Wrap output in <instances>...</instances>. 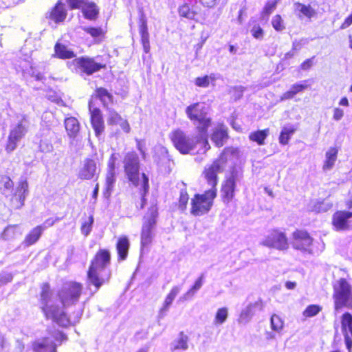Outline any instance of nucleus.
I'll list each match as a JSON object with an SVG mask.
<instances>
[{"label":"nucleus","instance_id":"29","mask_svg":"<svg viewBox=\"0 0 352 352\" xmlns=\"http://www.w3.org/2000/svg\"><path fill=\"white\" fill-rule=\"evenodd\" d=\"M129 245V241L126 236H122L118 239L116 249L121 260L126 258Z\"/></svg>","mask_w":352,"mask_h":352},{"label":"nucleus","instance_id":"8","mask_svg":"<svg viewBox=\"0 0 352 352\" xmlns=\"http://www.w3.org/2000/svg\"><path fill=\"white\" fill-rule=\"evenodd\" d=\"M157 214V207L152 206L144 217L141 231V245L142 248H145L152 243L155 236Z\"/></svg>","mask_w":352,"mask_h":352},{"label":"nucleus","instance_id":"60","mask_svg":"<svg viewBox=\"0 0 352 352\" xmlns=\"http://www.w3.org/2000/svg\"><path fill=\"white\" fill-rule=\"evenodd\" d=\"M118 124L120 126V127L122 129V130L128 133H129L130 130H131V128H130V125L129 124V122H127V120H124V119H122L119 123Z\"/></svg>","mask_w":352,"mask_h":352},{"label":"nucleus","instance_id":"56","mask_svg":"<svg viewBox=\"0 0 352 352\" xmlns=\"http://www.w3.org/2000/svg\"><path fill=\"white\" fill-rule=\"evenodd\" d=\"M307 87V85L306 84L296 83L292 86L291 90L294 93V94L296 95V94L305 89Z\"/></svg>","mask_w":352,"mask_h":352},{"label":"nucleus","instance_id":"30","mask_svg":"<svg viewBox=\"0 0 352 352\" xmlns=\"http://www.w3.org/2000/svg\"><path fill=\"white\" fill-rule=\"evenodd\" d=\"M43 231L42 226H38L33 228L24 239L23 243L25 246H30L35 243L39 239Z\"/></svg>","mask_w":352,"mask_h":352},{"label":"nucleus","instance_id":"43","mask_svg":"<svg viewBox=\"0 0 352 352\" xmlns=\"http://www.w3.org/2000/svg\"><path fill=\"white\" fill-rule=\"evenodd\" d=\"M329 208V206L324 205L323 202L312 201L309 205L308 209L310 211L315 212H326Z\"/></svg>","mask_w":352,"mask_h":352},{"label":"nucleus","instance_id":"61","mask_svg":"<svg viewBox=\"0 0 352 352\" xmlns=\"http://www.w3.org/2000/svg\"><path fill=\"white\" fill-rule=\"evenodd\" d=\"M306 43V41L302 39L300 41H295L292 44V50H299L301 49L302 46Z\"/></svg>","mask_w":352,"mask_h":352},{"label":"nucleus","instance_id":"58","mask_svg":"<svg viewBox=\"0 0 352 352\" xmlns=\"http://www.w3.org/2000/svg\"><path fill=\"white\" fill-rule=\"evenodd\" d=\"M314 56L311 58H309V59H307L306 60H305L301 65H300V68L302 70H308L309 69H310L312 65H314Z\"/></svg>","mask_w":352,"mask_h":352},{"label":"nucleus","instance_id":"31","mask_svg":"<svg viewBox=\"0 0 352 352\" xmlns=\"http://www.w3.org/2000/svg\"><path fill=\"white\" fill-rule=\"evenodd\" d=\"M96 98L102 102L104 107L107 109L108 104L113 102V96L104 88H97L95 91Z\"/></svg>","mask_w":352,"mask_h":352},{"label":"nucleus","instance_id":"15","mask_svg":"<svg viewBox=\"0 0 352 352\" xmlns=\"http://www.w3.org/2000/svg\"><path fill=\"white\" fill-rule=\"evenodd\" d=\"M28 192V183L26 180L20 181L16 191L11 199L12 207L19 209L24 205V201Z\"/></svg>","mask_w":352,"mask_h":352},{"label":"nucleus","instance_id":"22","mask_svg":"<svg viewBox=\"0 0 352 352\" xmlns=\"http://www.w3.org/2000/svg\"><path fill=\"white\" fill-rule=\"evenodd\" d=\"M140 33L141 35V42L145 53L150 51L149 34L147 28L146 19L142 15L140 19Z\"/></svg>","mask_w":352,"mask_h":352},{"label":"nucleus","instance_id":"45","mask_svg":"<svg viewBox=\"0 0 352 352\" xmlns=\"http://www.w3.org/2000/svg\"><path fill=\"white\" fill-rule=\"evenodd\" d=\"M322 308L319 305H309L303 311V316L305 317H313L317 315Z\"/></svg>","mask_w":352,"mask_h":352},{"label":"nucleus","instance_id":"50","mask_svg":"<svg viewBox=\"0 0 352 352\" xmlns=\"http://www.w3.org/2000/svg\"><path fill=\"white\" fill-rule=\"evenodd\" d=\"M188 195L186 190H182L180 192V197L179 200V208L182 210H184L186 208V205L188 201Z\"/></svg>","mask_w":352,"mask_h":352},{"label":"nucleus","instance_id":"32","mask_svg":"<svg viewBox=\"0 0 352 352\" xmlns=\"http://www.w3.org/2000/svg\"><path fill=\"white\" fill-rule=\"evenodd\" d=\"M338 150L334 148H330L325 154L326 160L323 165L324 170H329L333 168L337 159Z\"/></svg>","mask_w":352,"mask_h":352},{"label":"nucleus","instance_id":"20","mask_svg":"<svg viewBox=\"0 0 352 352\" xmlns=\"http://www.w3.org/2000/svg\"><path fill=\"white\" fill-rule=\"evenodd\" d=\"M115 157L114 155H112L108 163V172L106 176V192L105 194L110 195L113 189V185L116 182V174H115Z\"/></svg>","mask_w":352,"mask_h":352},{"label":"nucleus","instance_id":"11","mask_svg":"<svg viewBox=\"0 0 352 352\" xmlns=\"http://www.w3.org/2000/svg\"><path fill=\"white\" fill-rule=\"evenodd\" d=\"M263 246L278 250H287L289 247L285 234L278 230H272L261 242Z\"/></svg>","mask_w":352,"mask_h":352},{"label":"nucleus","instance_id":"33","mask_svg":"<svg viewBox=\"0 0 352 352\" xmlns=\"http://www.w3.org/2000/svg\"><path fill=\"white\" fill-rule=\"evenodd\" d=\"M203 278L204 275L202 274L195 283L194 285L187 292H186L183 296H182L179 301V302H184L190 298H191L197 291H198L203 285Z\"/></svg>","mask_w":352,"mask_h":352},{"label":"nucleus","instance_id":"46","mask_svg":"<svg viewBox=\"0 0 352 352\" xmlns=\"http://www.w3.org/2000/svg\"><path fill=\"white\" fill-rule=\"evenodd\" d=\"M94 223V217L89 216L88 219L85 221L81 226V232L85 236L89 235L91 231L92 225Z\"/></svg>","mask_w":352,"mask_h":352},{"label":"nucleus","instance_id":"39","mask_svg":"<svg viewBox=\"0 0 352 352\" xmlns=\"http://www.w3.org/2000/svg\"><path fill=\"white\" fill-rule=\"evenodd\" d=\"M107 123L109 125H116L123 119L121 116L114 109L107 107Z\"/></svg>","mask_w":352,"mask_h":352},{"label":"nucleus","instance_id":"26","mask_svg":"<svg viewBox=\"0 0 352 352\" xmlns=\"http://www.w3.org/2000/svg\"><path fill=\"white\" fill-rule=\"evenodd\" d=\"M188 336L184 334V332H180L178 338L172 342L171 350L173 351L176 350L186 351L188 349Z\"/></svg>","mask_w":352,"mask_h":352},{"label":"nucleus","instance_id":"53","mask_svg":"<svg viewBox=\"0 0 352 352\" xmlns=\"http://www.w3.org/2000/svg\"><path fill=\"white\" fill-rule=\"evenodd\" d=\"M276 1L267 2L263 9V14L269 16L276 9Z\"/></svg>","mask_w":352,"mask_h":352},{"label":"nucleus","instance_id":"55","mask_svg":"<svg viewBox=\"0 0 352 352\" xmlns=\"http://www.w3.org/2000/svg\"><path fill=\"white\" fill-rule=\"evenodd\" d=\"M251 33L255 38L261 39L263 37V30L259 25H254Z\"/></svg>","mask_w":352,"mask_h":352},{"label":"nucleus","instance_id":"17","mask_svg":"<svg viewBox=\"0 0 352 352\" xmlns=\"http://www.w3.org/2000/svg\"><path fill=\"white\" fill-rule=\"evenodd\" d=\"M293 236V247L295 249L306 250L312 243V239L305 231L296 230Z\"/></svg>","mask_w":352,"mask_h":352},{"label":"nucleus","instance_id":"44","mask_svg":"<svg viewBox=\"0 0 352 352\" xmlns=\"http://www.w3.org/2000/svg\"><path fill=\"white\" fill-rule=\"evenodd\" d=\"M228 318V309L226 307H222L217 310L215 316L214 322L216 324H223Z\"/></svg>","mask_w":352,"mask_h":352},{"label":"nucleus","instance_id":"3","mask_svg":"<svg viewBox=\"0 0 352 352\" xmlns=\"http://www.w3.org/2000/svg\"><path fill=\"white\" fill-rule=\"evenodd\" d=\"M111 255L109 252L106 250H100L97 252L91 261L87 272V280L97 289L105 282L106 278L102 273L109 265Z\"/></svg>","mask_w":352,"mask_h":352},{"label":"nucleus","instance_id":"38","mask_svg":"<svg viewBox=\"0 0 352 352\" xmlns=\"http://www.w3.org/2000/svg\"><path fill=\"white\" fill-rule=\"evenodd\" d=\"M179 14L181 16L185 17L188 19H194L197 12L191 8L189 5L184 3L182 6H179L178 8Z\"/></svg>","mask_w":352,"mask_h":352},{"label":"nucleus","instance_id":"13","mask_svg":"<svg viewBox=\"0 0 352 352\" xmlns=\"http://www.w3.org/2000/svg\"><path fill=\"white\" fill-rule=\"evenodd\" d=\"M76 65L83 73L91 75L105 67L104 65L96 63L94 58L89 57H80L74 60Z\"/></svg>","mask_w":352,"mask_h":352},{"label":"nucleus","instance_id":"37","mask_svg":"<svg viewBox=\"0 0 352 352\" xmlns=\"http://www.w3.org/2000/svg\"><path fill=\"white\" fill-rule=\"evenodd\" d=\"M81 8L85 16L89 19H94L98 13L96 6L94 3H84Z\"/></svg>","mask_w":352,"mask_h":352},{"label":"nucleus","instance_id":"16","mask_svg":"<svg viewBox=\"0 0 352 352\" xmlns=\"http://www.w3.org/2000/svg\"><path fill=\"white\" fill-rule=\"evenodd\" d=\"M237 175L232 173L222 186L221 196L224 203H229L234 197Z\"/></svg>","mask_w":352,"mask_h":352},{"label":"nucleus","instance_id":"5","mask_svg":"<svg viewBox=\"0 0 352 352\" xmlns=\"http://www.w3.org/2000/svg\"><path fill=\"white\" fill-rule=\"evenodd\" d=\"M124 172L129 180L135 186H141L144 190L148 188V179L144 173L140 178V161L138 155L134 152L127 153L123 160Z\"/></svg>","mask_w":352,"mask_h":352},{"label":"nucleus","instance_id":"51","mask_svg":"<svg viewBox=\"0 0 352 352\" xmlns=\"http://www.w3.org/2000/svg\"><path fill=\"white\" fill-rule=\"evenodd\" d=\"M16 226H9L7 228H5L3 230V232L2 233V237L8 240L14 236V232L16 230Z\"/></svg>","mask_w":352,"mask_h":352},{"label":"nucleus","instance_id":"49","mask_svg":"<svg viewBox=\"0 0 352 352\" xmlns=\"http://www.w3.org/2000/svg\"><path fill=\"white\" fill-rule=\"evenodd\" d=\"M272 24L273 28L276 31H282L285 29V25L283 24V21L281 16L279 14L275 15L272 21Z\"/></svg>","mask_w":352,"mask_h":352},{"label":"nucleus","instance_id":"64","mask_svg":"<svg viewBox=\"0 0 352 352\" xmlns=\"http://www.w3.org/2000/svg\"><path fill=\"white\" fill-rule=\"evenodd\" d=\"M345 338V342L346 345V348L349 351V352H351V348H352V340L349 338L347 333L344 336Z\"/></svg>","mask_w":352,"mask_h":352},{"label":"nucleus","instance_id":"34","mask_svg":"<svg viewBox=\"0 0 352 352\" xmlns=\"http://www.w3.org/2000/svg\"><path fill=\"white\" fill-rule=\"evenodd\" d=\"M269 135V129L258 130L252 132L249 135V139L252 142H256L258 145L265 144V140Z\"/></svg>","mask_w":352,"mask_h":352},{"label":"nucleus","instance_id":"4","mask_svg":"<svg viewBox=\"0 0 352 352\" xmlns=\"http://www.w3.org/2000/svg\"><path fill=\"white\" fill-rule=\"evenodd\" d=\"M187 117L193 122L201 138L207 135L208 129L211 126V118L208 116V107L204 102H196L188 106L185 110Z\"/></svg>","mask_w":352,"mask_h":352},{"label":"nucleus","instance_id":"52","mask_svg":"<svg viewBox=\"0 0 352 352\" xmlns=\"http://www.w3.org/2000/svg\"><path fill=\"white\" fill-rule=\"evenodd\" d=\"M210 76H205L204 77H198L195 79V85L198 87H207L210 84Z\"/></svg>","mask_w":352,"mask_h":352},{"label":"nucleus","instance_id":"1","mask_svg":"<svg viewBox=\"0 0 352 352\" xmlns=\"http://www.w3.org/2000/svg\"><path fill=\"white\" fill-rule=\"evenodd\" d=\"M237 153L238 150L236 148H226L219 157L208 168H206L204 171L205 177L210 188L206 190L204 194H196L192 199L190 210L192 214L201 216L209 212L213 204V200L217 196V174L223 171L229 157Z\"/></svg>","mask_w":352,"mask_h":352},{"label":"nucleus","instance_id":"7","mask_svg":"<svg viewBox=\"0 0 352 352\" xmlns=\"http://www.w3.org/2000/svg\"><path fill=\"white\" fill-rule=\"evenodd\" d=\"M29 127L30 121L25 115H22L18 122L11 126L6 146L7 153H12L16 148L19 142L27 134Z\"/></svg>","mask_w":352,"mask_h":352},{"label":"nucleus","instance_id":"36","mask_svg":"<svg viewBox=\"0 0 352 352\" xmlns=\"http://www.w3.org/2000/svg\"><path fill=\"white\" fill-rule=\"evenodd\" d=\"M296 128L293 126H283L279 136V142L283 145L287 144L291 135L294 134Z\"/></svg>","mask_w":352,"mask_h":352},{"label":"nucleus","instance_id":"57","mask_svg":"<svg viewBox=\"0 0 352 352\" xmlns=\"http://www.w3.org/2000/svg\"><path fill=\"white\" fill-rule=\"evenodd\" d=\"M85 0H67L72 9L80 8Z\"/></svg>","mask_w":352,"mask_h":352},{"label":"nucleus","instance_id":"6","mask_svg":"<svg viewBox=\"0 0 352 352\" xmlns=\"http://www.w3.org/2000/svg\"><path fill=\"white\" fill-rule=\"evenodd\" d=\"M50 285L47 283L43 284L41 298L43 304L42 309L47 318L52 319L58 325L67 327L69 324V320L66 314L61 311L57 306H54L51 303Z\"/></svg>","mask_w":352,"mask_h":352},{"label":"nucleus","instance_id":"28","mask_svg":"<svg viewBox=\"0 0 352 352\" xmlns=\"http://www.w3.org/2000/svg\"><path fill=\"white\" fill-rule=\"evenodd\" d=\"M55 56L61 59H69L75 57L74 52L67 46L57 43L54 46Z\"/></svg>","mask_w":352,"mask_h":352},{"label":"nucleus","instance_id":"2","mask_svg":"<svg viewBox=\"0 0 352 352\" xmlns=\"http://www.w3.org/2000/svg\"><path fill=\"white\" fill-rule=\"evenodd\" d=\"M170 139L175 147L182 154L190 153L197 144H203L204 153L210 148L207 140V135H203L201 138L199 133L197 136L190 137L183 131L177 129L171 133Z\"/></svg>","mask_w":352,"mask_h":352},{"label":"nucleus","instance_id":"40","mask_svg":"<svg viewBox=\"0 0 352 352\" xmlns=\"http://www.w3.org/2000/svg\"><path fill=\"white\" fill-rule=\"evenodd\" d=\"M47 65L45 64H42L41 65H38V67H31L30 68V75L33 78H35L37 81H43L45 80V76L44 75V72L40 71L41 69H43V71L45 70Z\"/></svg>","mask_w":352,"mask_h":352},{"label":"nucleus","instance_id":"47","mask_svg":"<svg viewBox=\"0 0 352 352\" xmlns=\"http://www.w3.org/2000/svg\"><path fill=\"white\" fill-rule=\"evenodd\" d=\"M342 327L343 330L348 327L352 335V316L350 314L346 313L342 316Z\"/></svg>","mask_w":352,"mask_h":352},{"label":"nucleus","instance_id":"24","mask_svg":"<svg viewBox=\"0 0 352 352\" xmlns=\"http://www.w3.org/2000/svg\"><path fill=\"white\" fill-rule=\"evenodd\" d=\"M182 287L180 286H174L171 289L170 293L167 295V296L165 298L162 307L160 310L159 314L160 317H164L166 311L168 310L169 307L171 305L175 298L179 293Z\"/></svg>","mask_w":352,"mask_h":352},{"label":"nucleus","instance_id":"9","mask_svg":"<svg viewBox=\"0 0 352 352\" xmlns=\"http://www.w3.org/2000/svg\"><path fill=\"white\" fill-rule=\"evenodd\" d=\"M82 285L76 282H69L63 285L58 293L59 298L64 307L75 304L78 301Z\"/></svg>","mask_w":352,"mask_h":352},{"label":"nucleus","instance_id":"18","mask_svg":"<svg viewBox=\"0 0 352 352\" xmlns=\"http://www.w3.org/2000/svg\"><path fill=\"white\" fill-rule=\"evenodd\" d=\"M352 217V212L338 211L333 214V226L336 230H343L349 228L348 219Z\"/></svg>","mask_w":352,"mask_h":352},{"label":"nucleus","instance_id":"12","mask_svg":"<svg viewBox=\"0 0 352 352\" xmlns=\"http://www.w3.org/2000/svg\"><path fill=\"white\" fill-rule=\"evenodd\" d=\"M100 168L97 162L94 160L87 158L82 162L78 177L81 179L89 180L98 178Z\"/></svg>","mask_w":352,"mask_h":352},{"label":"nucleus","instance_id":"14","mask_svg":"<svg viewBox=\"0 0 352 352\" xmlns=\"http://www.w3.org/2000/svg\"><path fill=\"white\" fill-rule=\"evenodd\" d=\"M89 110L91 114V122L96 136H99L104 129V124L100 110L93 108L92 101L89 102Z\"/></svg>","mask_w":352,"mask_h":352},{"label":"nucleus","instance_id":"21","mask_svg":"<svg viewBox=\"0 0 352 352\" xmlns=\"http://www.w3.org/2000/svg\"><path fill=\"white\" fill-rule=\"evenodd\" d=\"M34 352H56V345L49 338L34 342L33 344Z\"/></svg>","mask_w":352,"mask_h":352},{"label":"nucleus","instance_id":"27","mask_svg":"<svg viewBox=\"0 0 352 352\" xmlns=\"http://www.w3.org/2000/svg\"><path fill=\"white\" fill-rule=\"evenodd\" d=\"M258 302L248 305L241 313L238 322L239 324H246L254 316V309L258 305Z\"/></svg>","mask_w":352,"mask_h":352},{"label":"nucleus","instance_id":"23","mask_svg":"<svg viewBox=\"0 0 352 352\" xmlns=\"http://www.w3.org/2000/svg\"><path fill=\"white\" fill-rule=\"evenodd\" d=\"M227 128L223 125L217 126L212 135V140L218 147L222 146L228 139Z\"/></svg>","mask_w":352,"mask_h":352},{"label":"nucleus","instance_id":"25","mask_svg":"<svg viewBox=\"0 0 352 352\" xmlns=\"http://www.w3.org/2000/svg\"><path fill=\"white\" fill-rule=\"evenodd\" d=\"M65 127L67 135L72 138H76L80 131L79 122L74 117H69L65 120Z\"/></svg>","mask_w":352,"mask_h":352},{"label":"nucleus","instance_id":"35","mask_svg":"<svg viewBox=\"0 0 352 352\" xmlns=\"http://www.w3.org/2000/svg\"><path fill=\"white\" fill-rule=\"evenodd\" d=\"M14 183L10 177L0 175V190L3 195H7L13 189Z\"/></svg>","mask_w":352,"mask_h":352},{"label":"nucleus","instance_id":"48","mask_svg":"<svg viewBox=\"0 0 352 352\" xmlns=\"http://www.w3.org/2000/svg\"><path fill=\"white\" fill-rule=\"evenodd\" d=\"M82 30L94 38L104 34V31L101 28L83 27Z\"/></svg>","mask_w":352,"mask_h":352},{"label":"nucleus","instance_id":"63","mask_svg":"<svg viewBox=\"0 0 352 352\" xmlns=\"http://www.w3.org/2000/svg\"><path fill=\"white\" fill-rule=\"evenodd\" d=\"M217 0H200L201 3L206 7L212 8L216 5Z\"/></svg>","mask_w":352,"mask_h":352},{"label":"nucleus","instance_id":"19","mask_svg":"<svg viewBox=\"0 0 352 352\" xmlns=\"http://www.w3.org/2000/svg\"><path fill=\"white\" fill-rule=\"evenodd\" d=\"M67 15L65 6L61 1H58L52 10L47 14V18L58 23L63 21Z\"/></svg>","mask_w":352,"mask_h":352},{"label":"nucleus","instance_id":"42","mask_svg":"<svg viewBox=\"0 0 352 352\" xmlns=\"http://www.w3.org/2000/svg\"><path fill=\"white\" fill-rule=\"evenodd\" d=\"M271 327L272 330L280 332L283 328V321L276 314H273L270 318Z\"/></svg>","mask_w":352,"mask_h":352},{"label":"nucleus","instance_id":"59","mask_svg":"<svg viewBox=\"0 0 352 352\" xmlns=\"http://www.w3.org/2000/svg\"><path fill=\"white\" fill-rule=\"evenodd\" d=\"M344 116V111L340 108H335L333 110V118L335 120H340Z\"/></svg>","mask_w":352,"mask_h":352},{"label":"nucleus","instance_id":"10","mask_svg":"<svg viewBox=\"0 0 352 352\" xmlns=\"http://www.w3.org/2000/svg\"><path fill=\"white\" fill-rule=\"evenodd\" d=\"M351 296V285L344 278H340L334 286L333 297L336 309L342 306L350 305Z\"/></svg>","mask_w":352,"mask_h":352},{"label":"nucleus","instance_id":"62","mask_svg":"<svg viewBox=\"0 0 352 352\" xmlns=\"http://www.w3.org/2000/svg\"><path fill=\"white\" fill-rule=\"evenodd\" d=\"M295 95L294 94V93L292 91V90H289L287 91H286L285 93H284L281 97H280V101H283V100H288V99H292L294 98Z\"/></svg>","mask_w":352,"mask_h":352},{"label":"nucleus","instance_id":"41","mask_svg":"<svg viewBox=\"0 0 352 352\" xmlns=\"http://www.w3.org/2000/svg\"><path fill=\"white\" fill-rule=\"evenodd\" d=\"M296 8L304 16L311 18L316 14L315 10L311 6H306L301 3L297 2L294 4Z\"/></svg>","mask_w":352,"mask_h":352},{"label":"nucleus","instance_id":"54","mask_svg":"<svg viewBox=\"0 0 352 352\" xmlns=\"http://www.w3.org/2000/svg\"><path fill=\"white\" fill-rule=\"evenodd\" d=\"M39 150L43 153H50L53 150L52 144L45 140H41L39 145Z\"/></svg>","mask_w":352,"mask_h":352}]
</instances>
